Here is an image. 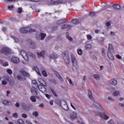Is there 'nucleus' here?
Masks as SVG:
<instances>
[{
	"instance_id": "nucleus-18",
	"label": "nucleus",
	"mask_w": 124,
	"mask_h": 124,
	"mask_svg": "<svg viewBox=\"0 0 124 124\" xmlns=\"http://www.w3.org/2000/svg\"><path fill=\"white\" fill-rule=\"evenodd\" d=\"M70 117L71 118V120H72V121H73L74 119H76V118L77 117V113L73 112V113L71 114Z\"/></svg>"
},
{
	"instance_id": "nucleus-41",
	"label": "nucleus",
	"mask_w": 124,
	"mask_h": 124,
	"mask_svg": "<svg viewBox=\"0 0 124 124\" xmlns=\"http://www.w3.org/2000/svg\"><path fill=\"white\" fill-rule=\"evenodd\" d=\"M66 38H67L68 40H69V41H72V40H73L72 38L69 36V35L67 34V33L66 34Z\"/></svg>"
},
{
	"instance_id": "nucleus-45",
	"label": "nucleus",
	"mask_w": 124,
	"mask_h": 124,
	"mask_svg": "<svg viewBox=\"0 0 124 124\" xmlns=\"http://www.w3.org/2000/svg\"><path fill=\"white\" fill-rule=\"evenodd\" d=\"M102 55L105 57L106 56V53H105V49L104 48L102 49Z\"/></svg>"
},
{
	"instance_id": "nucleus-1",
	"label": "nucleus",
	"mask_w": 124,
	"mask_h": 124,
	"mask_svg": "<svg viewBox=\"0 0 124 124\" xmlns=\"http://www.w3.org/2000/svg\"><path fill=\"white\" fill-rule=\"evenodd\" d=\"M26 77H30V74L25 71L24 69H20L18 72V74L16 76V78L18 81H25Z\"/></svg>"
},
{
	"instance_id": "nucleus-50",
	"label": "nucleus",
	"mask_w": 124,
	"mask_h": 124,
	"mask_svg": "<svg viewBox=\"0 0 124 124\" xmlns=\"http://www.w3.org/2000/svg\"><path fill=\"white\" fill-rule=\"evenodd\" d=\"M62 3V0H57V5Z\"/></svg>"
},
{
	"instance_id": "nucleus-44",
	"label": "nucleus",
	"mask_w": 124,
	"mask_h": 124,
	"mask_svg": "<svg viewBox=\"0 0 124 124\" xmlns=\"http://www.w3.org/2000/svg\"><path fill=\"white\" fill-rule=\"evenodd\" d=\"M51 91L55 96L56 97H58V94H57V93H56V91H55V90H54L53 89H51Z\"/></svg>"
},
{
	"instance_id": "nucleus-33",
	"label": "nucleus",
	"mask_w": 124,
	"mask_h": 124,
	"mask_svg": "<svg viewBox=\"0 0 124 124\" xmlns=\"http://www.w3.org/2000/svg\"><path fill=\"white\" fill-rule=\"evenodd\" d=\"M49 4L50 5H57V0H51Z\"/></svg>"
},
{
	"instance_id": "nucleus-9",
	"label": "nucleus",
	"mask_w": 124,
	"mask_h": 124,
	"mask_svg": "<svg viewBox=\"0 0 124 124\" xmlns=\"http://www.w3.org/2000/svg\"><path fill=\"white\" fill-rule=\"evenodd\" d=\"M19 53L20 55H21L22 57L24 59V60L28 62L29 61V58L28 57V55L27 54V53L23 50H21L19 51Z\"/></svg>"
},
{
	"instance_id": "nucleus-24",
	"label": "nucleus",
	"mask_w": 124,
	"mask_h": 124,
	"mask_svg": "<svg viewBox=\"0 0 124 124\" xmlns=\"http://www.w3.org/2000/svg\"><path fill=\"white\" fill-rule=\"evenodd\" d=\"M88 96L91 100H93V94L92 93V91L89 90L88 91Z\"/></svg>"
},
{
	"instance_id": "nucleus-23",
	"label": "nucleus",
	"mask_w": 124,
	"mask_h": 124,
	"mask_svg": "<svg viewBox=\"0 0 124 124\" xmlns=\"http://www.w3.org/2000/svg\"><path fill=\"white\" fill-rule=\"evenodd\" d=\"M0 64L1 65H3V66H8V62H4L2 60H0Z\"/></svg>"
},
{
	"instance_id": "nucleus-49",
	"label": "nucleus",
	"mask_w": 124,
	"mask_h": 124,
	"mask_svg": "<svg viewBox=\"0 0 124 124\" xmlns=\"http://www.w3.org/2000/svg\"><path fill=\"white\" fill-rule=\"evenodd\" d=\"M22 11H23V10L22 9V8H18L17 10V13H19V14H21L22 13Z\"/></svg>"
},
{
	"instance_id": "nucleus-42",
	"label": "nucleus",
	"mask_w": 124,
	"mask_h": 124,
	"mask_svg": "<svg viewBox=\"0 0 124 124\" xmlns=\"http://www.w3.org/2000/svg\"><path fill=\"white\" fill-rule=\"evenodd\" d=\"M90 15L91 17H94V16L96 15V13L94 12H90Z\"/></svg>"
},
{
	"instance_id": "nucleus-43",
	"label": "nucleus",
	"mask_w": 124,
	"mask_h": 124,
	"mask_svg": "<svg viewBox=\"0 0 124 124\" xmlns=\"http://www.w3.org/2000/svg\"><path fill=\"white\" fill-rule=\"evenodd\" d=\"M119 94H120V92L118 91H115L113 93V95H114V96H117L119 95Z\"/></svg>"
},
{
	"instance_id": "nucleus-8",
	"label": "nucleus",
	"mask_w": 124,
	"mask_h": 124,
	"mask_svg": "<svg viewBox=\"0 0 124 124\" xmlns=\"http://www.w3.org/2000/svg\"><path fill=\"white\" fill-rule=\"evenodd\" d=\"M60 103L61 107L63 109V110H65V111H67V110H68V107L66 105V102H65V101L62 100L60 101Z\"/></svg>"
},
{
	"instance_id": "nucleus-35",
	"label": "nucleus",
	"mask_w": 124,
	"mask_h": 124,
	"mask_svg": "<svg viewBox=\"0 0 124 124\" xmlns=\"http://www.w3.org/2000/svg\"><path fill=\"white\" fill-rule=\"evenodd\" d=\"M16 123L17 124H25V122L21 119H18L17 120Z\"/></svg>"
},
{
	"instance_id": "nucleus-37",
	"label": "nucleus",
	"mask_w": 124,
	"mask_h": 124,
	"mask_svg": "<svg viewBox=\"0 0 124 124\" xmlns=\"http://www.w3.org/2000/svg\"><path fill=\"white\" fill-rule=\"evenodd\" d=\"M34 70L36 71V72L37 73V74H38V75H39V76H41V73H40V72H39L38 68H37V67H34Z\"/></svg>"
},
{
	"instance_id": "nucleus-36",
	"label": "nucleus",
	"mask_w": 124,
	"mask_h": 124,
	"mask_svg": "<svg viewBox=\"0 0 124 124\" xmlns=\"http://www.w3.org/2000/svg\"><path fill=\"white\" fill-rule=\"evenodd\" d=\"M11 37L14 39V40H15V42H16V43H18L19 41V39H18V38H16V37H15L14 36H12Z\"/></svg>"
},
{
	"instance_id": "nucleus-40",
	"label": "nucleus",
	"mask_w": 124,
	"mask_h": 124,
	"mask_svg": "<svg viewBox=\"0 0 124 124\" xmlns=\"http://www.w3.org/2000/svg\"><path fill=\"white\" fill-rule=\"evenodd\" d=\"M23 109L24 111H29V107L27 106L23 105L22 106Z\"/></svg>"
},
{
	"instance_id": "nucleus-32",
	"label": "nucleus",
	"mask_w": 124,
	"mask_h": 124,
	"mask_svg": "<svg viewBox=\"0 0 124 124\" xmlns=\"http://www.w3.org/2000/svg\"><path fill=\"white\" fill-rule=\"evenodd\" d=\"M27 55L30 57H31V58H32L33 59H35V55L31 53V52H28L27 53Z\"/></svg>"
},
{
	"instance_id": "nucleus-20",
	"label": "nucleus",
	"mask_w": 124,
	"mask_h": 124,
	"mask_svg": "<svg viewBox=\"0 0 124 124\" xmlns=\"http://www.w3.org/2000/svg\"><path fill=\"white\" fill-rule=\"evenodd\" d=\"M39 82L40 84H41V85H43V86H44V87H47V84L45 83L44 80H43L42 78L39 79Z\"/></svg>"
},
{
	"instance_id": "nucleus-53",
	"label": "nucleus",
	"mask_w": 124,
	"mask_h": 124,
	"mask_svg": "<svg viewBox=\"0 0 124 124\" xmlns=\"http://www.w3.org/2000/svg\"><path fill=\"white\" fill-rule=\"evenodd\" d=\"M21 117H22V118H24V119H26L28 118V115H27L26 114H22L21 115Z\"/></svg>"
},
{
	"instance_id": "nucleus-22",
	"label": "nucleus",
	"mask_w": 124,
	"mask_h": 124,
	"mask_svg": "<svg viewBox=\"0 0 124 124\" xmlns=\"http://www.w3.org/2000/svg\"><path fill=\"white\" fill-rule=\"evenodd\" d=\"M49 59H58V55L56 53L50 54L49 57Z\"/></svg>"
},
{
	"instance_id": "nucleus-3",
	"label": "nucleus",
	"mask_w": 124,
	"mask_h": 124,
	"mask_svg": "<svg viewBox=\"0 0 124 124\" xmlns=\"http://www.w3.org/2000/svg\"><path fill=\"white\" fill-rule=\"evenodd\" d=\"M32 85H35L36 87H37V88L40 90L42 93H45L47 91L46 89V88L44 87L43 86L41 85L37 84V83H36V80H32Z\"/></svg>"
},
{
	"instance_id": "nucleus-30",
	"label": "nucleus",
	"mask_w": 124,
	"mask_h": 124,
	"mask_svg": "<svg viewBox=\"0 0 124 124\" xmlns=\"http://www.w3.org/2000/svg\"><path fill=\"white\" fill-rule=\"evenodd\" d=\"M93 77H94V79H95L96 80H100V76L98 74H94L93 75Z\"/></svg>"
},
{
	"instance_id": "nucleus-58",
	"label": "nucleus",
	"mask_w": 124,
	"mask_h": 124,
	"mask_svg": "<svg viewBox=\"0 0 124 124\" xmlns=\"http://www.w3.org/2000/svg\"><path fill=\"white\" fill-rule=\"evenodd\" d=\"M87 39H88V40H91V39H92V36H91L90 35H87Z\"/></svg>"
},
{
	"instance_id": "nucleus-7",
	"label": "nucleus",
	"mask_w": 124,
	"mask_h": 124,
	"mask_svg": "<svg viewBox=\"0 0 124 124\" xmlns=\"http://www.w3.org/2000/svg\"><path fill=\"white\" fill-rule=\"evenodd\" d=\"M97 115L102 119H103V120H108V119H109V116L106 112H104V113L98 112L97 113Z\"/></svg>"
},
{
	"instance_id": "nucleus-29",
	"label": "nucleus",
	"mask_w": 124,
	"mask_h": 124,
	"mask_svg": "<svg viewBox=\"0 0 124 124\" xmlns=\"http://www.w3.org/2000/svg\"><path fill=\"white\" fill-rule=\"evenodd\" d=\"M30 100H31V101H32V102H34V103L36 102V98L34 96H31L30 97Z\"/></svg>"
},
{
	"instance_id": "nucleus-60",
	"label": "nucleus",
	"mask_w": 124,
	"mask_h": 124,
	"mask_svg": "<svg viewBox=\"0 0 124 124\" xmlns=\"http://www.w3.org/2000/svg\"><path fill=\"white\" fill-rule=\"evenodd\" d=\"M26 124H32L31 122V121H29V120H26L25 121Z\"/></svg>"
},
{
	"instance_id": "nucleus-48",
	"label": "nucleus",
	"mask_w": 124,
	"mask_h": 124,
	"mask_svg": "<svg viewBox=\"0 0 124 124\" xmlns=\"http://www.w3.org/2000/svg\"><path fill=\"white\" fill-rule=\"evenodd\" d=\"M42 75L45 76V77H47V73H46V71H42Z\"/></svg>"
},
{
	"instance_id": "nucleus-10",
	"label": "nucleus",
	"mask_w": 124,
	"mask_h": 124,
	"mask_svg": "<svg viewBox=\"0 0 124 124\" xmlns=\"http://www.w3.org/2000/svg\"><path fill=\"white\" fill-rule=\"evenodd\" d=\"M46 37V34L43 33H41L39 37L38 36H36V38L38 40H43Z\"/></svg>"
},
{
	"instance_id": "nucleus-38",
	"label": "nucleus",
	"mask_w": 124,
	"mask_h": 124,
	"mask_svg": "<svg viewBox=\"0 0 124 124\" xmlns=\"http://www.w3.org/2000/svg\"><path fill=\"white\" fill-rule=\"evenodd\" d=\"M72 23L75 24H79V20L76 19H74L72 20Z\"/></svg>"
},
{
	"instance_id": "nucleus-16",
	"label": "nucleus",
	"mask_w": 124,
	"mask_h": 124,
	"mask_svg": "<svg viewBox=\"0 0 124 124\" xmlns=\"http://www.w3.org/2000/svg\"><path fill=\"white\" fill-rule=\"evenodd\" d=\"M66 22L64 20V18L59 19L56 21V24L57 25H62V24H63V23H66Z\"/></svg>"
},
{
	"instance_id": "nucleus-62",
	"label": "nucleus",
	"mask_w": 124,
	"mask_h": 124,
	"mask_svg": "<svg viewBox=\"0 0 124 124\" xmlns=\"http://www.w3.org/2000/svg\"><path fill=\"white\" fill-rule=\"evenodd\" d=\"M39 107H40V108H44V104H41L39 105Z\"/></svg>"
},
{
	"instance_id": "nucleus-21",
	"label": "nucleus",
	"mask_w": 124,
	"mask_h": 124,
	"mask_svg": "<svg viewBox=\"0 0 124 124\" xmlns=\"http://www.w3.org/2000/svg\"><path fill=\"white\" fill-rule=\"evenodd\" d=\"M94 106L96 108H99V109H100V110H103V108H102V107L101 106V105L98 103H95Z\"/></svg>"
},
{
	"instance_id": "nucleus-11",
	"label": "nucleus",
	"mask_w": 124,
	"mask_h": 124,
	"mask_svg": "<svg viewBox=\"0 0 124 124\" xmlns=\"http://www.w3.org/2000/svg\"><path fill=\"white\" fill-rule=\"evenodd\" d=\"M11 62H13L14 63H19L20 62V60L16 57H14L11 58Z\"/></svg>"
},
{
	"instance_id": "nucleus-5",
	"label": "nucleus",
	"mask_w": 124,
	"mask_h": 124,
	"mask_svg": "<svg viewBox=\"0 0 124 124\" xmlns=\"http://www.w3.org/2000/svg\"><path fill=\"white\" fill-rule=\"evenodd\" d=\"M20 31L21 33H27V32H33L34 31H36L35 30H31L30 28H21L20 30Z\"/></svg>"
},
{
	"instance_id": "nucleus-61",
	"label": "nucleus",
	"mask_w": 124,
	"mask_h": 124,
	"mask_svg": "<svg viewBox=\"0 0 124 124\" xmlns=\"http://www.w3.org/2000/svg\"><path fill=\"white\" fill-rule=\"evenodd\" d=\"M46 97H47V98H48V99H50V97H51V95L48 94H46Z\"/></svg>"
},
{
	"instance_id": "nucleus-12",
	"label": "nucleus",
	"mask_w": 124,
	"mask_h": 124,
	"mask_svg": "<svg viewBox=\"0 0 124 124\" xmlns=\"http://www.w3.org/2000/svg\"><path fill=\"white\" fill-rule=\"evenodd\" d=\"M61 29L62 30H64L65 29H68V30H70V29H71V26L69 24H64L61 26Z\"/></svg>"
},
{
	"instance_id": "nucleus-64",
	"label": "nucleus",
	"mask_w": 124,
	"mask_h": 124,
	"mask_svg": "<svg viewBox=\"0 0 124 124\" xmlns=\"http://www.w3.org/2000/svg\"><path fill=\"white\" fill-rule=\"evenodd\" d=\"M77 123H79V124H85L84 122H80L79 121H78Z\"/></svg>"
},
{
	"instance_id": "nucleus-15",
	"label": "nucleus",
	"mask_w": 124,
	"mask_h": 124,
	"mask_svg": "<svg viewBox=\"0 0 124 124\" xmlns=\"http://www.w3.org/2000/svg\"><path fill=\"white\" fill-rule=\"evenodd\" d=\"M37 90L33 86V85L32 86V88L31 89V93H33L34 95H37Z\"/></svg>"
},
{
	"instance_id": "nucleus-46",
	"label": "nucleus",
	"mask_w": 124,
	"mask_h": 124,
	"mask_svg": "<svg viewBox=\"0 0 124 124\" xmlns=\"http://www.w3.org/2000/svg\"><path fill=\"white\" fill-rule=\"evenodd\" d=\"M8 9H9V10H12L13 9H14V5H12L11 6H8Z\"/></svg>"
},
{
	"instance_id": "nucleus-39",
	"label": "nucleus",
	"mask_w": 124,
	"mask_h": 124,
	"mask_svg": "<svg viewBox=\"0 0 124 124\" xmlns=\"http://www.w3.org/2000/svg\"><path fill=\"white\" fill-rule=\"evenodd\" d=\"M78 54L79 55V56H82V55H83V50L81 49H78Z\"/></svg>"
},
{
	"instance_id": "nucleus-4",
	"label": "nucleus",
	"mask_w": 124,
	"mask_h": 124,
	"mask_svg": "<svg viewBox=\"0 0 124 124\" xmlns=\"http://www.w3.org/2000/svg\"><path fill=\"white\" fill-rule=\"evenodd\" d=\"M1 54H4V55H8L11 53V50L7 47H3L0 50Z\"/></svg>"
},
{
	"instance_id": "nucleus-34",
	"label": "nucleus",
	"mask_w": 124,
	"mask_h": 124,
	"mask_svg": "<svg viewBox=\"0 0 124 124\" xmlns=\"http://www.w3.org/2000/svg\"><path fill=\"white\" fill-rule=\"evenodd\" d=\"M32 116H34V117H39V113H38V111H34L32 113Z\"/></svg>"
},
{
	"instance_id": "nucleus-47",
	"label": "nucleus",
	"mask_w": 124,
	"mask_h": 124,
	"mask_svg": "<svg viewBox=\"0 0 124 124\" xmlns=\"http://www.w3.org/2000/svg\"><path fill=\"white\" fill-rule=\"evenodd\" d=\"M116 58H117L118 60H122L123 58L122 56H120L119 54H116L115 55Z\"/></svg>"
},
{
	"instance_id": "nucleus-13",
	"label": "nucleus",
	"mask_w": 124,
	"mask_h": 124,
	"mask_svg": "<svg viewBox=\"0 0 124 124\" xmlns=\"http://www.w3.org/2000/svg\"><path fill=\"white\" fill-rule=\"evenodd\" d=\"M54 74H55L56 77L58 78L61 82L63 81V79L62 78V77L61 76V75H60V74L58 72L55 71Z\"/></svg>"
},
{
	"instance_id": "nucleus-63",
	"label": "nucleus",
	"mask_w": 124,
	"mask_h": 124,
	"mask_svg": "<svg viewBox=\"0 0 124 124\" xmlns=\"http://www.w3.org/2000/svg\"><path fill=\"white\" fill-rule=\"evenodd\" d=\"M107 27H109V26L111 25V24L108 22H107L106 24Z\"/></svg>"
},
{
	"instance_id": "nucleus-14",
	"label": "nucleus",
	"mask_w": 124,
	"mask_h": 124,
	"mask_svg": "<svg viewBox=\"0 0 124 124\" xmlns=\"http://www.w3.org/2000/svg\"><path fill=\"white\" fill-rule=\"evenodd\" d=\"M3 80H2V85H6V84H7V82L9 81V79L5 76L3 77Z\"/></svg>"
},
{
	"instance_id": "nucleus-31",
	"label": "nucleus",
	"mask_w": 124,
	"mask_h": 124,
	"mask_svg": "<svg viewBox=\"0 0 124 124\" xmlns=\"http://www.w3.org/2000/svg\"><path fill=\"white\" fill-rule=\"evenodd\" d=\"M2 103L4 105H9L10 104H11V103L10 102L6 100H4L2 101Z\"/></svg>"
},
{
	"instance_id": "nucleus-54",
	"label": "nucleus",
	"mask_w": 124,
	"mask_h": 124,
	"mask_svg": "<svg viewBox=\"0 0 124 124\" xmlns=\"http://www.w3.org/2000/svg\"><path fill=\"white\" fill-rule=\"evenodd\" d=\"M15 0H5V2H15Z\"/></svg>"
},
{
	"instance_id": "nucleus-56",
	"label": "nucleus",
	"mask_w": 124,
	"mask_h": 124,
	"mask_svg": "<svg viewBox=\"0 0 124 124\" xmlns=\"http://www.w3.org/2000/svg\"><path fill=\"white\" fill-rule=\"evenodd\" d=\"M13 117L14 118H18V114L16 113L13 114Z\"/></svg>"
},
{
	"instance_id": "nucleus-55",
	"label": "nucleus",
	"mask_w": 124,
	"mask_h": 124,
	"mask_svg": "<svg viewBox=\"0 0 124 124\" xmlns=\"http://www.w3.org/2000/svg\"><path fill=\"white\" fill-rule=\"evenodd\" d=\"M92 58L93 59V61H97V58L94 55H92Z\"/></svg>"
},
{
	"instance_id": "nucleus-59",
	"label": "nucleus",
	"mask_w": 124,
	"mask_h": 124,
	"mask_svg": "<svg viewBox=\"0 0 124 124\" xmlns=\"http://www.w3.org/2000/svg\"><path fill=\"white\" fill-rule=\"evenodd\" d=\"M15 106L16 107H17L18 108V107H20V104H19V103H16L15 104Z\"/></svg>"
},
{
	"instance_id": "nucleus-28",
	"label": "nucleus",
	"mask_w": 124,
	"mask_h": 124,
	"mask_svg": "<svg viewBox=\"0 0 124 124\" xmlns=\"http://www.w3.org/2000/svg\"><path fill=\"white\" fill-rule=\"evenodd\" d=\"M113 7L116 10H120V9H121V6H120V5H114Z\"/></svg>"
},
{
	"instance_id": "nucleus-17",
	"label": "nucleus",
	"mask_w": 124,
	"mask_h": 124,
	"mask_svg": "<svg viewBox=\"0 0 124 124\" xmlns=\"http://www.w3.org/2000/svg\"><path fill=\"white\" fill-rule=\"evenodd\" d=\"M108 50L109 53H113L114 52V48H113V46L111 44H108Z\"/></svg>"
},
{
	"instance_id": "nucleus-52",
	"label": "nucleus",
	"mask_w": 124,
	"mask_h": 124,
	"mask_svg": "<svg viewBox=\"0 0 124 124\" xmlns=\"http://www.w3.org/2000/svg\"><path fill=\"white\" fill-rule=\"evenodd\" d=\"M1 31H3L4 32H5V31H7V29L6 28V27H2L1 29Z\"/></svg>"
},
{
	"instance_id": "nucleus-57",
	"label": "nucleus",
	"mask_w": 124,
	"mask_h": 124,
	"mask_svg": "<svg viewBox=\"0 0 124 124\" xmlns=\"http://www.w3.org/2000/svg\"><path fill=\"white\" fill-rule=\"evenodd\" d=\"M68 79V81H69V83L71 84V85H73V83H72V80L70 79V78H67Z\"/></svg>"
},
{
	"instance_id": "nucleus-27",
	"label": "nucleus",
	"mask_w": 124,
	"mask_h": 124,
	"mask_svg": "<svg viewBox=\"0 0 124 124\" xmlns=\"http://www.w3.org/2000/svg\"><path fill=\"white\" fill-rule=\"evenodd\" d=\"M85 48L86 50H91L92 49V45L88 44L85 46Z\"/></svg>"
},
{
	"instance_id": "nucleus-2",
	"label": "nucleus",
	"mask_w": 124,
	"mask_h": 124,
	"mask_svg": "<svg viewBox=\"0 0 124 124\" xmlns=\"http://www.w3.org/2000/svg\"><path fill=\"white\" fill-rule=\"evenodd\" d=\"M62 57L63 60L66 64H69L70 63V59H69V55H68V52H65L62 53Z\"/></svg>"
},
{
	"instance_id": "nucleus-26",
	"label": "nucleus",
	"mask_w": 124,
	"mask_h": 124,
	"mask_svg": "<svg viewBox=\"0 0 124 124\" xmlns=\"http://www.w3.org/2000/svg\"><path fill=\"white\" fill-rule=\"evenodd\" d=\"M109 83L112 85H117V80L115 79H111L109 80Z\"/></svg>"
},
{
	"instance_id": "nucleus-51",
	"label": "nucleus",
	"mask_w": 124,
	"mask_h": 124,
	"mask_svg": "<svg viewBox=\"0 0 124 124\" xmlns=\"http://www.w3.org/2000/svg\"><path fill=\"white\" fill-rule=\"evenodd\" d=\"M6 72L9 74H12V70H10L9 69H7Z\"/></svg>"
},
{
	"instance_id": "nucleus-25",
	"label": "nucleus",
	"mask_w": 124,
	"mask_h": 124,
	"mask_svg": "<svg viewBox=\"0 0 124 124\" xmlns=\"http://www.w3.org/2000/svg\"><path fill=\"white\" fill-rule=\"evenodd\" d=\"M37 55L39 57H44V55H45V51L43 50L41 52H38Z\"/></svg>"
},
{
	"instance_id": "nucleus-6",
	"label": "nucleus",
	"mask_w": 124,
	"mask_h": 124,
	"mask_svg": "<svg viewBox=\"0 0 124 124\" xmlns=\"http://www.w3.org/2000/svg\"><path fill=\"white\" fill-rule=\"evenodd\" d=\"M71 58L73 66H74V67H77V66H78V61H77V60H76V58H75V56H74V55L71 54Z\"/></svg>"
},
{
	"instance_id": "nucleus-19",
	"label": "nucleus",
	"mask_w": 124,
	"mask_h": 124,
	"mask_svg": "<svg viewBox=\"0 0 124 124\" xmlns=\"http://www.w3.org/2000/svg\"><path fill=\"white\" fill-rule=\"evenodd\" d=\"M112 52H108V57L111 60V61H114V56L111 53Z\"/></svg>"
}]
</instances>
